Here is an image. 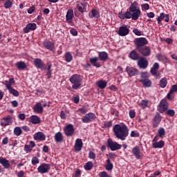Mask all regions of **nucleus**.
I'll list each match as a JSON object with an SVG mask.
<instances>
[{"label": "nucleus", "instance_id": "51", "mask_svg": "<svg viewBox=\"0 0 177 177\" xmlns=\"http://www.w3.org/2000/svg\"><path fill=\"white\" fill-rule=\"evenodd\" d=\"M24 150L26 153H30L32 151V148L30 145H26L24 147Z\"/></svg>", "mask_w": 177, "mask_h": 177}, {"label": "nucleus", "instance_id": "40", "mask_svg": "<svg viewBox=\"0 0 177 177\" xmlns=\"http://www.w3.org/2000/svg\"><path fill=\"white\" fill-rule=\"evenodd\" d=\"M167 84H168V80H167V77H162L159 82V85L160 88H165Z\"/></svg>", "mask_w": 177, "mask_h": 177}, {"label": "nucleus", "instance_id": "26", "mask_svg": "<svg viewBox=\"0 0 177 177\" xmlns=\"http://www.w3.org/2000/svg\"><path fill=\"white\" fill-rule=\"evenodd\" d=\"M98 57L102 62H106L109 59V54L105 51L98 52Z\"/></svg>", "mask_w": 177, "mask_h": 177}, {"label": "nucleus", "instance_id": "21", "mask_svg": "<svg viewBox=\"0 0 177 177\" xmlns=\"http://www.w3.org/2000/svg\"><path fill=\"white\" fill-rule=\"evenodd\" d=\"M43 45L44 48H46V49H48V50L53 51V50L55 49V44H53V42L50 41L45 40Z\"/></svg>", "mask_w": 177, "mask_h": 177}, {"label": "nucleus", "instance_id": "2", "mask_svg": "<svg viewBox=\"0 0 177 177\" xmlns=\"http://www.w3.org/2000/svg\"><path fill=\"white\" fill-rule=\"evenodd\" d=\"M138 3L134 2L131 3L129 7V11L126 12V16L127 19H132V20H138L140 16H142V11H140V8L137 6Z\"/></svg>", "mask_w": 177, "mask_h": 177}, {"label": "nucleus", "instance_id": "57", "mask_svg": "<svg viewBox=\"0 0 177 177\" xmlns=\"http://www.w3.org/2000/svg\"><path fill=\"white\" fill-rule=\"evenodd\" d=\"M104 125L105 128H110L111 127H113V122H105Z\"/></svg>", "mask_w": 177, "mask_h": 177}, {"label": "nucleus", "instance_id": "13", "mask_svg": "<svg viewBox=\"0 0 177 177\" xmlns=\"http://www.w3.org/2000/svg\"><path fill=\"white\" fill-rule=\"evenodd\" d=\"M138 66L139 68H147V66H149V62H147V59L145 57H141L138 61Z\"/></svg>", "mask_w": 177, "mask_h": 177}, {"label": "nucleus", "instance_id": "16", "mask_svg": "<svg viewBox=\"0 0 177 177\" xmlns=\"http://www.w3.org/2000/svg\"><path fill=\"white\" fill-rule=\"evenodd\" d=\"M35 30H37V24L29 23L24 29V32H25V34H28L30 31H34Z\"/></svg>", "mask_w": 177, "mask_h": 177}, {"label": "nucleus", "instance_id": "48", "mask_svg": "<svg viewBox=\"0 0 177 177\" xmlns=\"http://www.w3.org/2000/svg\"><path fill=\"white\" fill-rule=\"evenodd\" d=\"M32 164L33 165H37V164H39V158H38L36 156H34L32 158Z\"/></svg>", "mask_w": 177, "mask_h": 177}, {"label": "nucleus", "instance_id": "4", "mask_svg": "<svg viewBox=\"0 0 177 177\" xmlns=\"http://www.w3.org/2000/svg\"><path fill=\"white\" fill-rule=\"evenodd\" d=\"M134 44L136 46L137 50H138L140 48H143L145 45H147V44H149V41H147V39L145 37H140L135 39Z\"/></svg>", "mask_w": 177, "mask_h": 177}, {"label": "nucleus", "instance_id": "36", "mask_svg": "<svg viewBox=\"0 0 177 177\" xmlns=\"http://www.w3.org/2000/svg\"><path fill=\"white\" fill-rule=\"evenodd\" d=\"M113 163H111V160H110V158H108L106 160V165H105V169L106 171H112L113 168Z\"/></svg>", "mask_w": 177, "mask_h": 177}, {"label": "nucleus", "instance_id": "41", "mask_svg": "<svg viewBox=\"0 0 177 177\" xmlns=\"http://www.w3.org/2000/svg\"><path fill=\"white\" fill-rule=\"evenodd\" d=\"M149 104V101L147 100H142L140 102H138V105L142 109H146Z\"/></svg>", "mask_w": 177, "mask_h": 177}, {"label": "nucleus", "instance_id": "63", "mask_svg": "<svg viewBox=\"0 0 177 177\" xmlns=\"http://www.w3.org/2000/svg\"><path fill=\"white\" fill-rule=\"evenodd\" d=\"M147 17H149V19H153V18L154 17L155 15H154V12H151L147 13Z\"/></svg>", "mask_w": 177, "mask_h": 177}, {"label": "nucleus", "instance_id": "39", "mask_svg": "<svg viewBox=\"0 0 177 177\" xmlns=\"http://www.w3.org/2000/svg\"><path fill=\"white\" fill-rule=\"evenodd\" d=\"M130 59L133 60H138L139 59V54L135 50H132L129 54Z\"/></svg>", "mask_w": 177, "mask_h": 177}, {"label": "nucleus", "instance_id": "37", "mask_svg": "<svg viewBox=\"0 0 177 177\" xmlns=\"http://www.w3.org/2000/svg\"><path fill=\"white\" fill-rule=\"evenodd\" d=\"M140 82L145 86L146 88H149L151 86V81L149 79H142L140 80Z\"/></svg>", "mask_w": 177, "mask_h": 177}, {"label": "nucleus", "instance_id": "25", "mask_svg": "<svg viewBox=\"0 0 177 177\" xmlns=\"http://www.w3.org/2000/svg\"><path fill=\"white\" fill-rule=\"evenodd\" d=\"M82 146H83L82 140L77 138L75 144V150L76 151H81V150L82 149Z\"/></svg>", "mask_w": 177, "mask_h": 177}, {"label": "nucleus", "instance_id": "19", "mask_svg": "<svg viewBox=\"0 0 177 177\" xmlns=\"http://www.w3.org/2000/svg\"><path fill=\"white\" fill-rule=\"evenodd\" d=\"M33 138L35 140H45L46 139V136H45V133L39 131L37 133H35L33 136Z\"/></svg>", "mask_w": 177, "mask_h": 177}, {"label": "nucleus", "instance_id": "52", "mask_svg": "<svg viewBox=\"0 0 177 177\" xmlns=\"http://www.w3.org/2000/svg\"><path fill=\"white\" fill-rule=\"evenodd\" d=\"M167 114L170 117H174L175 115V111L172 109H169L167 111Z\"/></svg>", "mask_w": 177, "mask_h": 177}, {"label": "nucleus", "instance_id": "30", "mask_svg": "<svg viewBox=\"0 0 177 177\" xmlns=\"http://www.w3.org/2000/svg\"><path fill=\"white\" fill-rule=\"evenodd\" d=\"M54 139L57 143H62V142H63V134L60 132L56 133Z\"/></svg>", "mask_w": 177, "mask_h": 177}, {"label": "nucleus", "instance_id": "61", "mask_svg": "<svg viewBox=\"0 0 177 177\" xmlns=\"http://www.w3.org/2000/svg\"><path fill=\"white\" fill-rule=\"evenodd\" d=\"M18 118L21 120V121H24V120H26V114L19 113L18 115Z\"/></svg>", "mask_w": 177, "mask_h": 177}, {"label": "nucleus", "instance_id": "50", "mask_svg": "<svg viewBox=\"0 0 177 177\" xmlns=\"http://www.w3.org/2000/svg\"><path fill=\"white\" fill-rule=\"evenodd\" d=\"M142 10H149L150 9V6L149 3H144L141 5Z\"/></svg>", "mask_w": 177, "mask_h": 177}, {"label": "nucleus", "instance_id": "28", "mask_svg": "<svg viewBox=\"0 0 177 177\" xmlns=\"http://www.w3.org/2000/svg\"><path fill=\"white\" fill-rule=\"evenodd\" d=\"M165 145L163 140L156 141L152 143L153 149H162Z\"/></svg>", "mask_w": 177, "mask_h": 177}, {"label": "nucleus", "instance_id": "33", "mask_svg": "<svg viewBox=\"0 0 177 177\" xmlns=\"http://www.w3.org/2000/svg\"><path fill=\"white\" fill-rule=\"evenodd\" d=\"M15 66L19 70H26L27 68V64L24 62H18L15 64Z\"/></svg>", "mask_w": 177, "mask_h": 177}, {"label": "nucleus", "instance_id": "29", "mask_svg": "<svg viewBox=\"0 0 177 177\" xmlns=\"http://www.w3.org/2000/svg\"><path fill=\"white\" fill-rule=\"evenodd\" d=\"M29 121L32 124H39V122H41V119L39 118V117H38L37 115H31L29 118Z\"/></svg>", "mask_w": 177, "mask_h": 177}, {"label": "nucleus", "instance_id": "14", "mask_svg": "<svg viewBox=\"0 0 177 177\" xmlns=\"http://www.w3.org/2000/svg\"><path fill=\"white\" fill-rule=\"evenodd\" d=\"M138 50L142 55V56L145 57L150 56V54L151 53V49L147 46H143Z\"/></svg>", "mask_w": 177, "mask_h": 177}, {"label": "nucleus", "instance_id": "38", "mask_svg": "<svg viewBox=\"0 0 177 177\" xmlns=\"http://www.w3.org/2000/svg\"><path fill=\"white\" fill-rule=\"evenodd\" d=\"M157 59L159 60V62H162V63H167L168 62V57L161 54L157 55Z\"/></svg>", "mask_w": 177, "mask_h": 177}, {"label": "nucleus", "instance_id": "24", "mask_svg": "<svg viewBox=\"0 0 177 177\" xmlns=\"http://www.w3.org/2000/svg\"><path fill=\"white\" fill-rule=\"evenodd\" d=\"M88 17L90 19H99L100 14L98 10L93 9L88 13Z\"/></svg>", "mask_w": 177, "mask_h": 177}, {"label": "nucleus", "instance_id": "60", "mask_svg": "<svg viewBox=\"0 0 177 177\" xmlns=\"http://www.w3.org/2000/svg\"><path fill=\"white\" fill-rule=\"evenodd\" d=\"M88 156L89 158H91V160H95L96 158V155L95 154V153H93V151H90L88 153Z\"/></svg>", "mask_w": 177, "mask_h": 177}, {"label": "nucleus", "instance_id": "58", "mask_svg": "<svg viewBox=\"0 0 177 177\" xmlns=\"http://www.w3.org/2000/svg\"><path fill=\"white\" fill-rule=\"evenodd\" d=\"M131 138H138L139 133L136 132L135 131H132L130 134Z\"/></svg>", "mask_w": 177, "mask_h": 177}, {"label": "nucleus", "instance_id": "35", "mask_svg": "<svg viewBox=\"0 0 177 177\" xmlns=\"http://www.w3.org/2000/svg\"><path fill=\"white\" fill-rule=\"evenodd\" d=\"M97 86L100 89H104V88L107 86V82H106L105 80H100L97 82Z\"/></svg>", "mask_w": 177, "mask_h": 177}, {"label": "nucleus", "instance_id": "62", "mask_svg": "<svg viewBox=\"0 0 177 177\" xmlns=\"http://www.w3.org/2000/svg\"><path fill=\"white\" fill-rule=\"evenodd\" d=\"M35 10V6H32L30 7L28 10V13H29V15H31L32 13H34V11Z\"/></svg>", "mask_w": 177, "mask_h": 177}, {"label": "nucleus", "instance_id": "44", "mask_svg": "<svg viewBox=\"0 0 177 177\" xmlns=\"http://www.w3.org/2000/svg\"><path fill=\"white\" fill-rule=\"evenodd\" d=\"M93 168V163L92 162L89 161L84 165V169H86V171H91Z\"/></svg>", "mask_w": 177, "mask_h": 177}, {"label": "nucleus", "instance_id": "64", "mask_svg": "<svg viewBox=\"0 0 177 177\" xmlns=\"http://www.w3.org/2000/svg\"><path fill=\"white\" fill-rule=\"evenodd\" d=\"M17 177H23V176H24V171H23V170L19 171L17 174Z\"/></svg>", "mask_w": 177, "mask_h": 177}, {"label": "nucleus", "instance_id": "9", "mask_svg": "<svg viewBox=\"0 0 177 177\" xmlns=\"http://www.w3.org/2000/svg\"><path fill=\"white\" fill-rule=\"evenodd\" d=\"M95 118H96L95 113H88L82 117V121L84 124H88V122H91L93 121V120H95Z\"/></svg>", "mask_w": 177, "mask_h": 177}, {"label": "nucleus", "instance_id": "49", "mask_svg": "<svg viewBox=\"0 0 177 177\" xmlns=\"http://www.w3.org/2000/svg\"><path fill=\"white\" fill-rule=\"evenodd\" d=\"M165 14L164 12H162L159 17H158L157 18V21L158 23V24H161V20H162V19H165Z\"/></svg>", "mask_w": 177, "mask_h": 177}, {"label": "nucleus", "instance_id": "5", "mask_svg": "<svg viewBox=\"0 0 177 177\" xmlns=\"http://www.w3.org/2000/svg\"><path fill=\"white\" fill-rule=\"evenodd\" d=\"M107 145L111 151H115V150H120L122 146L121 145L118 144L117 142L113 141V139L108 138L107 140Z\"/></svg>", "mask_w": 177, "mask_h": 177}, {"label": "nucleus", "instance_id": "53", "mask_svg": "<svg viewBox=\"0 0 177 177\" xmlns=\"http://www.w3.org/2000/svg\"><path fill=\"white\" fill-rule=\"evenodd\" d=\"M170 93H175V92H177V85H173L171 88V89L169 90Z\"/></svg>", "mask_w": 177, "mask_h": 177}, {"label": "nucleus", "instance_id": "43", "mask_svg": "<svg viewBox=\"0 0 177 177\" xmlns=\"http://www.w3.org/2000/svg\"><path fill=\"white\" fill-rule=\"evenodd\" d=\"M65 60L67 63H70L73 60V55L69 52L66 53L65 54Z\"/></svg>", "mask_w": 177, "mask_h": 177}, {"label": "nucleus", "instance_id": "54", "mask_svg": "<svg viewBox=\"0 0 177 177\" xmlns=\"http://www.w3.org/2000/svg\"><path fill=\"white\" fill-rule=\"evenodd\" d=\"M100 177H111L110 175H108L107 172L106 171H101L99 174Z\"/></svg>", "mask_w": 177, "mask_h": 177}, {"label": "nucleus", "instance_id": "11", "mask_svg": "<svg viewBox=\"0 0 177 177\" xmlns=\"http://www.w3.org/2000/svg\"><path fill=\"white\" fill-rule=\"evenodd\" d=\"M34 65L36 67V68H40L41 71L46 70V65H45V63L42 62V59L39 58H36L34 60Z\"/></svg>", "mask_w": 177, "mask_h": 177}, {"label": "nucleus", "instance_id": "55", "mask_svg": "<svg viewBox=\"0 0 177 177\" xmlns=\"http://www.w3.org/2000/svg\"><path fill=\"white\" fill-rule=\"evenodd\" d=\"M129 115L130 118H135V116L136 115V113L133 110H130L129 112Z\"/></svg>", "mask_w": 177, "mask_h": 177}, {"label": "nucleus", "instance_id": "56", "mask_svg": "<svg viewBox=\"0 0 177 177\" xmlns=\"http://www.w3.org/2000/svg\"><path fill=\"white\" fill-rule=\"evenodd\" d=\"M78 111L81 113V114H86V113H88V109L85 107H82L78 109Z\"/></svg>", "mask_w": 177, "mask_h": 177}, {"label": "nucleus", "instance_id": "31", "mask_svg": "<svg viewBox=\"0 0 177 177\" xmlns=\"http://www.w3.org/2000/svg\"><path fill=\"white\" fill-rule=\"evenodd\" d=\"M158 68H160V65L158 63H154L153 67L151 68V74L152 75H156Z\"/></svg>", "mask_w": 177, "mask_h": 177}, {"label": "nucleus", "instance_id": "34", "mask_svg": "<svg viewBox=\"0 0 177 177\" xmlns=\"http://www.w3.org/2000/svg\"><path fill=\"white\" fill-rule=\"evenodd\" d=\"M160 122H161V115L160 113H157L153 119V126L157 127Z\"/></svg>", "mask_w": 177, "mask_h": 177}, {"label": "nucleus", "instance_id": "32", "mask_svg": "<svg viewBox=\"0 0 177 177\" xmlns=\"http://www.w3.org/2000/svg\"><path fill=\"white\" fill-rule=\"evenodd\" d=\"M98 60L99 58H97V57L90 58V63H91V64H93L94 67H97V68H99V67H100V64L97 63Z\"/></svg>", "mask_w": 177, "mask_h": 177}, {"label": "nucleus", "instance_id": "45", "mask_svg": "<svg viewBox=\"0 0 177 177\" xmlns=\"http://www.w3.org/2000/svg\"><path fill=\"white\" fill-rule=\"evenodd\" d=\"M12 6H13V2L10 0H7L4 3V8L6 9H9V8H12Z\"/></svg>", "mask_w": 177, "mask_h": 177}, {"label": "nucleus", "instance_id": "59", "mask_svg": "<svg viewBox=\"0 0 177 177\" xmlns=\"http://www.w3.org/2000/svg\"><path fill=\"white\" fill-rule=\"evenodd\" d=\"M118 17H120V19H122V20H124V19H128V17H127V12H125L124 14H122V12H120Z\"/></svg>", "mask_w": 177, "mask_h": 177}, {"label": "nucleus", "instance_id": "23", "mask_svg": "<svg viewBox=\"0 0 177 177\" xmlns=\"http://www.w3.org/2000/svg\"><path fill=\"white\" fill-rule=\"evenodd\" d=\"M0 164L3 165L6 169H8L10 167L9 160L3 157H0Z\"/></svg>", "mask_w": 177, "mask_h": 177}, {"label": "nucleus", "instance_id": "42", "mask_svg": "<svg viewBox=\"0 0 177 177\" xmlns=\"http://www.w3.org/2000/svg\"><path fill=\"white\" fill-rule=\"evenodd\" d=\"M158 135L160 138H162L165 136V129L160 127L158 130Z\"/></svg>", "mask_w": 177, "mask_h": 177}, {"label": "nucleus", "instance_id": "10", "mask_svg": "<svg viewBox=\"0 0 177 177\" xmlns=\"http://www.w3.org/2000/svg\"><path fill=\"white\" fill-rule=\"evenodd\" d=\"M168 109V102L167 100L162 99L160 100L159 105L158 106V111L160 113H164Z\"/></svg>", "mask_w": 177, "mask_h": 177}, {"label": "nucleus", "instance_id": "20", "mask_svg": "<svg viewBox=\"0 0 177 177\" xmlns=\"http://www.w3.org/2000/svg\"><path fill=\"white\" fill-rule=\"evenodd\" d=\"M86 6H88V4L85 1H82L80 3H77V10L81 13H84V12L86 10Z\"/></svg>", "mask_w": 177, "mask_h": 177}, {"label": "nucleus", "instance_id": "22", "mask_svg": "<svg viewBox=\"0 0 177 177\" xmlns=\"http://www.w3.org/2000/svg\"><path fill=\"white\" fill-rule=\"evenodd\" d=\"M73 17H74V10L73 9L68 10L66 15V21L68 23H72Z\"/></svg>", "mask_w": 177, "mask_h": 177}, {"label": "nucleus", "instance_id": "8", "mask_svg": "<svg viewBox=\"0 0 177 177\" xmlns=\"http://www.w3.org/2000/svg\"><path fill=\"white\" fill-rule=\"evenodd\" d=\"M49 169H50V165L49 164L42 163L38 167L37 171L39 174H48Z\"/></svg>", "mask_w": 177, "mask_h": 177}, {"label": "nucleus", "instance_id": "46", "mask_svg": "<svg viewBox=\"0 0 177 177\" xmlns=\"http://www.w3.org/2000/svg\"><path fill=\"white\" fill-rule=\"evenodd\" d=\"M21 128H20L19 127H15L14 129V134L16 136H20L21 135Z\"/></svg>", "mask_w": 177, "mask_h": 177}, {"label": "nucleus", "instance_id": "47", "mask_svg": "<svg viewBox=\"0 0 177 177\" xmlns=\"http://www.w3.org/2000/svg\"><path fill=\"white\" fill-rule=\"evenodd\" d=\"M8 91L10 93H11V95H13V96H19V91L13 88V87H12L11 88H9Z\"/></svg>", "mask_w": 177, "mask_h": 177}, {"label": "nucleus", "instance_id": "27", "mask_svg": "<svg viewBox=\"0 0 177 177\" xmlns=\"http://www.w3.org/2000/svg\"><path fill=\"white\" fill-rule=\"evenodd\" d=\"M5 86H6L7 89H10L12 88V85H15V79L10 78L9 81L5 80L2 82Z\"/></svg>", "mask_w": 177, "mask_h": 177}, {"label": "nucleus", "instance_id": "12", "mask_svg": "<svg viewBox=\"0 0 177 177\" xmlns=\"http://www.w3.org/2000/svg\"><path fill=\"white\" fill-rule=\"evenodd\" d=\"M126 72L127 73L129 77H135V75H138V74H139V71L132 66H127Z\"/></svg>", "mask_w": 177, "mask_h": 177}, {"label": "nucleus", "instance_id": "15", "mask_svg": "<svg viewBox=\"0 0 177 177\" xmlns=\"http://www.w3.org/2000/svg\"><path fill=\"white\" fill-rule=\"evenodd\" d=\"M131 153L137 160H140L142 158V153L140 152V149L138 145L133 147Z\"/></svg>", "mask_w": 177, "mask_h": 177}, {"label": "nucleus", "instance_id": "6", "mask_svg": "<svg viewBox=\"0 0 177 177\" xmlns=\"http://www.w3.org/2000/svg\"><path fill=\"white\" fill-rule=\"evenodd\" d=\"M129 28H131V27L128 25L120 26L118 32V35L120 37L128 35L129 34Z\"/></svg>", "mask_w": 177, "mask_h": 177}, {"label": "nucleus", "instance_id": "1", "mask_svg": "<svg viewBox=\"0 0 177 177\" xmlns=\"http://www.w3.org/2000/svg\"><path fill=\"white\" fill-rule=\"evenodd\" d=\"M113 131L115 136L120 140H125L129 135V129L125 124H115Z\"/></svg>", "mask_w": 177, "mask_h": 177}, {"label": "nucleus", "instance_id": "17", "mask_svg": "<svg viewBox=\"0 0 177 177\" xmlns=\"http://www.w3.org/2000/svg\"><path fill=\"white\" fill-rule=\"evenodd\" d=\"M8 125H12V117L10 115H8L1 120V127H8Z\"/></svg>", "mask_w": 177, "mask_h": 177}, {"label": "nucleus", "instance_id": "7", "mask_svg": "<svg viewBox=\"0 0 177 177\" xmlns=\"http://www.w3.org/2000/svg\"><path fill=\"white\" fill-rule=\"evenodd\" d=\"M75 131L74 126L71 124H67L64 129V132L66 136H73Z\"/></svg>", "mask_w": 177, "mask_h": 177}, {"label": "nucleus", "instance_id": "3", "mask_svg": "<svg viewBox=\"0 0 177 177\" xmlns=\"http://www.w3.org/2000/svg\"><path fill=\"white\" fill-rule=\"evenodd\" d=\"M70 82L72 84L73 89L77 90L82 85V77L77 74L72 75L69 79Z\"/></svg>", "mask_w": 177, "mask_h": 177}, {"label": "nucleus", "instance_id": "18", "mask_svg": "<svg viewBox=\"0 0 177 177\" xmlns=\"http://www.w3.org/2000/svg\"><path fill=\"white\" fill-rule=\"evenodd\" d=\"M33 111L34 113L38 114H42L44 111V107L42 106V104H41V102H37L33 107Z\"/></svg>", "mask_w": 177, "mask_h": 177}]
</instances>
